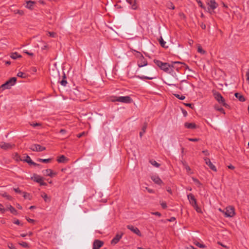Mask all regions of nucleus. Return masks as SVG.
<instances>
[{
	"label": "nucleus",
	"mask_w": 249,
	"mask_h": 249,
	"mask_svg": "<svg viewBox=\"0 0 249 249\" xmlns=\"http://www.w3.org/2000/svg\"><path fill=\"white\" fill-rule=\"evenodd\" d=\"M155 64L158 66L161 70H163L165 72H168L170 71V69L172 68L178 69L176 68V65L177 64H185L181 63L179 61L172 62L171 64L168 63H163L160 60L155 59L154 60Z\"/></svg>",
	"instance_id": "1"
},
{
	"label": "nucleus",
	"mask_w": 249,
	"mask_h": 249,
	"mask_svg": "<svg viewBox=\"0 0 249 249\" xmlns=\"http://www.w3.org/2000/svg\"><path fill=\"white\" fill-rule=\"evenodd\" d=\"M17 81V78L16 77H12L8 81H7L4 84L1 85L0 87V89L4 90L6 89H11V87L14 86Z\"/></svg>",
	"instance_id": "2"
},
{
	"label": "nucleus",
	"mask_w": 249,
	"mask_h": 249,
	"mask_svg": "<svg viewBox=\"0 0 249 249\" xmlns=\"http://www.w3.org/2000/svg\"><path fill=\"white\" fill-rule=\"evenodd\" d=\"M213 95L214 99L218 102L219 104L222 105L225 107H229V106L226 103L225 99L219 92H213Z\"/></svg>",
	"instance_id": "3"
},
{
	"label": "nucleus",
	"mask_w": 249,
	"mask_h": 249,
	"mask_svg": "<svg viewBox=\"0 0 249 249\" xmlns=\"http://www.w3.org/2000/svg\"><path fill=\"white\" fill-rule=\"evenodd\" d=\"M112 102H119L124 103L128 104L132 102V99L129 96L113 97L112 99Z\"/></svg>",
	"instance_id": "4"
},
{
	"label": "nucleus",
	"mask_w": 249,
	"mask_h": 249,
	"mask_svg": "<svg viewBox=\"0 0 249 249\" xmlns=\"http://www.w3.org/2000/svg\"><path fill=\"white\" fill-rule=\"evenodd\" d=\"M226 217H232L235 214L234 208L232 206H229L227 207L226 209L222 211Z\"/></svg>",
	"instance_id": "5"
},
{
	"label": "nucleus",
	"mask_w": 249,
	"mask_h": 249,
	"mask_svg": "<svg viewBox=\"0 0 249 249\" xmlns=\"http://www.w3.org/2000/svg\"><path fill=\"white\" fill-rule=\"evenodd\" d=\"M138 53V57H140L137 61V65L139 68L145 66L147 65V61L146 59L143 57L141 53L136 52Z\"/></svg>",
	"instance_id": "6"
},
{
	"label": "nucleus",
	"mask_w": 249,
	"mask_h": 249,
	"mask_svg": "<svg viewBox=\"0 0 249 249\" xmlns=\"http://www.w3.org/2000/svg\"><path fill=\"white\" fill-rule=\"evenodd\" d=\"M15 146L14 144L7 143L4 142H0V147L5 150L12 149Z\"/></svg>",
	"instance_id": "7"
},
{
	"label": "nucleus",
	"mask_w": 249,
	"mask_h": 249,
	"mask_svg": "<svg viewBox=\"0 0 249 249\" xmlns=\"http://www.w3.org/2000/svg\"><path fill=\"white\" fill-rule=\"evenodd\" d=\"M30 149L33 151L40 152L43 151L46 149L45 147L41 146L39 144H34L31 145Z\"/></svg>",
	"instance_id": "8"
},
{
	"label": "nucleus",
	"mask_w": 249,
	"mask_h": 249,
	"mask_svg": "<svg viewBox=\"0 0 249 249\" xmlns=\"http://www.w3.org/2000/svg\"><path fill=\"white\" fill-rule=\"evenodd\" d=\"M123 235V232L117 233L115 236L111 240V244L115 245L118 243L120 240L122 238Z\"/></svg>",
	"instance_id": "9"
},
{
	"label": "nucleus",
	"mask_w": 249,
	"mask_h": 249,
	"mask_svg": "<svg viewBox=\"0 0 249 249\" xmlns=\"http://www.w3.org/2000/svg\"><path fill=\"white\" fill-rule=\"evenodd\" d=\"M104 242L100 240H95L93 243L92 249H100L104 245Z\"/></svg>",
	"instance_id": "10"
},
{
	"label": "nucleus",
	"mask_w": 249,
	"mask_h": 249,
	"mask_svg": "<svg viewBox=\"0 0 249 249\" xmlns=\"http://www.w3.org/2000/svg\"><path fill=\"white\" fill-rule=\"evenodd\" d=\"M206 164L209 166V168L213 171L216 172L217 169L216 167L212 163L210 159L205 158L204 159Z\"/></svg>",
	"instance_id": "11"
},
{
	"label": "nucleus",
	"mask_w": 249,
	"mask_h": 249,
	"mask_svg": "<svg viewBox=\"0 0 249 249\" xmlns=\"http://www.w3.org/2000/svg\"><path fill=\"white\" fill-rule=\"evenodd\" d=\"M188 199L190 204L194 206L197 204L196 199L195 198V196L192 194H189L187 195Z\"/></svg>",
	"instance_id": "12"
},
{
	"label": "nucleus",
	"mask_w": 249,
	"mask_h": 249,
	"mask_svg": "<svg viewBox=\"0 0 249 249\" xmlns=\"http://www.w3.org/2000/svg\"><path fill=\"white\" fill-rule=\"evenodd\" d=\"M127 229L130 230L131 231H132L134 233L136 234L138 236H141V232H140V230L137 227H134L132 225H129L127 226Z\"/></svg>",
	"instance_id": "13"
},
{
	"label": "nucleus",
	"mask_w": 249,
	"mask_h": 249,
	"mask_svg": "<svg viewBox=\"0 0 249 249\" xmlns=\"http://www.w3.org/2000/svg\"><path fill=\"white\" fill-rule=\"evenodd\" d=\"M22 161H25V162H27L28 163H29V164L33 165L34 166H40L39 164L36 163L34 162V161H33L32 160H31V158L28 155H27L26 157H24L23 158Z\"/></svg>",
	"instance_id": "14"
},
{
	"label": "nucleus",
	"mask_w": 249,
	"mask_h": 249,
	"mask_svg": "<svg viewBox=\"0 0 249 249\" xmlns=\"http://www.w3.org/2000/svg\"><path fill=\"white\" fill-rule=\"evenodd\" d=\"M151 179L157 184L161 185L163 183L162 181L158 176H152L151 177Z\"/></svg>",
	"instance_id": "15"
},
{
	"label": "nucleus",
	"mask_w": 249,
	"mask_h": 249,
	"mask_svg": "<svg viewBox=\"0 0 249 249\" xmlns=\"http://www.w3.org/2000/svg\"><path fill=\"white\" fill-rule=\"evenodd\" d=\"M208 4L211 8L213 10L215 9L218 6V4L215 2V0H208Z\"/></svg>",
	"instance_id": "16"
},
{
	"label": "nucleus",
	"mask_w": 249,
	"mask_h": 249,
	"mask_svg": "<svg viewBox=\"0 0 249 249\" xmlns=\"http://www.w3.org/2000/svg\"><path fill=\"white\" fill-rule=\"evenodd\" d=\"M44 174L45 175L51 177H53L54 176H55L56 174L55 173H53V170L50 169H47L45 170V171H44Z\"/></svg>",
	"instance_id": "17"
},
{
	"label": "nucleus",
	"mask_w": 249,
	"mask_h": 249,
	"mask_svg": "<svg viewBox=\"0 0 249 249\" xmlns=\"http://www.w3.org/2000/svg\"><path fill=\"white\" fill-rule=\"evenodd\" d=\"M127 2L131 5V8L133 10L137 9L138 5L136 0H127Z\"/></svg>",
	"instance_id": "18"
},
{
	"label": "nucleus",
	"mask_w": 249,
	"mask_h": 249,
	"mask_svg": "<svg viewBox=\"0 0 249 249\" xmlns=\"http://www.w3.org/2000/svg\"><path fill=\"white\" fill-rule=\"evenodd\" d=\"M184 126L188 129H195L196 128V125L194 123H185Z\"/></svg>",
	"instance_id": "19"
},
{
	"label": "nucleus",
	"mask_w": 249,
	"mask_h": 249,
	"mask_svg": "<svg viewBox=\"0 0 249 249\" xmlns=\"http://www.w3.org/2000/svg\"><path fill=\"white\" fill-rule=\"evenodd\" d=\"M57 161L59 163H66L68 161V159L65 156L61 155L57 158Z\"/></svg>",
	"instance_id": "20"
},
{
	"label": "nucleus",
	"mask_w": 249,
	"mask_h": 249,
	"mask_svg": "<svg viewBox=\"0 0 249 249\" xmlns=\"http://www.w3.org/2000/svg\"><path fill=\"white\" fill-rule=\"evenodd\" d=\"M35 180L37 182L39 183L40 185H46V183L43 181L42 178H41L40 176H37L36 178H35Z\"/></svg>",
	"instance_id": "21"
},
{
	"label": "nucleus",
	"mask_w": 249,
	"mask_h": 249,
	"mask_svg": "<svg viewBox=\"0 0 249 249\" xmlns=\"http://www.w3.org/2000/svg\"><path fill=\"white\" fill-rule=\"evenodd\" d=\"M6 209V210H9L12 214L14 215L18 214L17 211L11 205L8 206L7 209Z\"/></svg>",
	"instance_id": "22"
},
{
	"label": "nucleus",
	"mask_w": 249,
	"mask_h": 249,
	"mask_svg": "<svg viewBox=\"0 0 249 249\" xmlns=\"http://www.w3.org/2000/svg\"><path fill=\"white\" fill-rule=\"evenodd\" d=\"M41 196L44 199V201L46 202H50L51 201V197L48 196L46 193H42L41 195Z\"/></svg>",
	"instance_id": "23"
},
{
	"label": "nucleus",
	"mask_w": 249,
	"mask_h": 249,
	"mask_svg": "<svg viewBox=\"0 0 249 249\" xmlns=\"http://www.w3.org/2000/svg\"><path fill=\"white\" fill-rule=\"evenodd\" d=\"M235 96L241 102H244L245 101V97L239 93H235Z\"/></svg>",
	"instance_id": "24"
},
{
	"label": "nucleus",
	"mask_w": 249,
	"mask_h": 249,
	"mask_svg": "<svg viewBox=\"0 0 249 249\" xmlns=\"http://www.w3.org/2000/svg\"><path fill=\"white\" fill-rule=\"evenodd\" d=\"M10 57L13 59H16L18 58H21V55L19 54L18 53H12L10 54Z\"/></svg>",
	"instance_id": "25"
},
{
	"label": "nucleus",
	"mask_w": 249,
	"mask_h": 249,
	"mask_svg": "<svg viewBox=\"0 0 249 249\" xmlns=\"http://www.w3.org/2000/svg\"><path fill=\"white\" fill-rule=\"evenodd\" d=\"M135 77L138 78H139L140 79H142V80H144V79L152 80L154 78L153 77H148V76H143V75H142V76L136 75V76H135Z\"/></svg>",
	"instance_id": "26"
},
{
	"label": "nucleus",
	"mask_w": 249,
	"mask_h": 249,
	"mask_svg": "<svg viewBox=\"0 0 249 249\" xmlns=\"http://www.w3.org/2000/svg\"><path fill=\"white\" fill-rule=\"evenodd\" d=\"M182 165L184 167V168L186 170V171L188 173H189L191 171V168L188 166L186 162L185 161H182Z\"/></svg>",
	"instance_id": "27"
},
{
	"label": "nucleus",
	"mask_w": 249,
	"mask_h": 249,
	"mask_svg": "<svg viewBox=\"0 0 249 249\" xmlns=\"http://www.w3.org/2000/svg\"><path fill=\"white\" fill-rule=\"evenodd\" d=\"M34 2L31 0H29L27 2V4L26 5V7L29 9H32L33 6L34 4Z\"/></svg>",
	"instance_id": "28"
},
{
	"label": "nucleus",
	"mask_w": 249,
	"mask_h": 249,
	"mask_svg": "<svg viewBox=\"0 0 249 249\" xmlns=\"http://www.w3.org/2000/svg\"><path fill=\"white\" fill-rule=\"evenodd\" d=\"M23 157H21L18 153H15L14 159L17 161H22Z\"/></svg>",
	"instance_id": "29"
},
{
	"label": "nucleus",
	"mask_w": 249,
	"mask_h": 249,
	"mask_svg": "<svg viewBox=\"0 0 249 249\" xmlns=\"http://www.w3.org/2000/svg\"><path fill=\"white\" fill-rule=\"evenodd\" d=\"M214 107L215 110L220 111L224 114H225V110L222 107H219L218 105H215Z\"/></svg>",
	"instance_id": "30"
},
{
	"label": "nucleus",
	"mask_w": 249,
	"mask_h": 249,
	"mask_svg": "<svg viewBox=\"0 0 249 249\" xmlns=\"http://www.w3.org/2000/svg\"><path fill=\"white\" fill-rule=\"evenodd\" d=\"M149 162L152 165L156 167H159L160 166V164L155 160H150Z\"/></svg>",
	"instance_id": "31"
},
{
	"label": "nucleus",
	"mask_w": 249,
	"mask_h": 249,
	"mask_svg": "<svg viewBox=\"0 0 249 249\" xmlns=\"http://www.w3.org/2000/svg\"><path fill=\"white\" fill-rule=\"evenodd\" d=\"M159 41L161 46L164 48H167V47L165 46L166 42L164 41L161 36L159 39Z\"/></svg>",
	"instance_id": "32"
},
{
	"label": "nucleus",
	"mask_w": 249,
	"mask_h": 249,
	"mask_svg": "<svg viewBox=\"0 0 249 249\" xmlns=\"http://www.w3.org/2000/svg\"><path fill=\"white\" fill-rule=\"evenodd\" d=\"M60 83L61 84V85L63 86H66L67 82V80H66V76L65 74H64L63 79L60 82Z\"/></svg>",
	"instance_id": "33"
},
{
	"label": "nucleus",
	"mask_w": 249,
	"mask_h": 249,
	"mask_svg": "<svg viewBox=\"0 0 249 249\" xmlns=\"http://www.w3.org/2000/svg\"><path fill=\"white\" fill-rule=\"evenodd\" d=\"M38 161L42 162L44 163H48L51 160V159H38L37 160Z\"/></svg>",
	"instance_id": "34"
},
{
	"label": "nucleus",
	"mask_w": 249,
	"mask_h": 249,
	"mask_svg": "<svg viewBox=\"0 0 249 249\" xmlns=\"http://www.w3.org/2000/svg\"><path fill=\"white\" fill-rule=\"evenodd\" d=\"M47 35L52 37H56L57 36L56 33L53 32H48Z\"/></svg>",
	"instance_id": "35"
},
{
	"label": "nucleus",
	"mask_w": 249,
	"mask_h": 249,
	"mask_svg": "<svg viewBox=\"0 0 249 249\" xmlns=\"http://www.w3.org/2000/svg\"><path fill=\"white\" fill-rule=\"evenodd\" d=\"M23 196L24 197V198L28 199L29 200L31 199V196L29 194H28L27 193H25V192L23 193Z\"/></svg>",
	"instance_id": "36"
},
{
	"label": "nucleus",
	"mask_w": 249,
	"mask_h": 249,
	"mask_svg": "<svg viewBox=\"0 0 249 249\" xmlns=\"http://www.w3.org/2000/svg\"><path fill=\"white\" fill-rule=\"evenodd\" d=\"M174 95L178 99L181 100H183L185 98V97L184 95H180L178 94H174Z\"/></svg>",
	"instance_id": "37"
},
{
	"label": "nucleus",
	"mask_w": 249,
	"mask_h": 249,
	"mask_svg": "<svg viewBox=\"0 0 249 249\" xmlns=\"http://www.w3.org/2000/svg\"><path fill=\"white\" fill-rule=\"evenodd\" d=\"M2 196L4 197H6L8 200H11L12 199V197L8 195L6 192H4L2 195Z\"/></svg>",
	"instance_id": "38"
},
{
	"label": "nucleus",
	"mask_w": 249,
	"mask_h": 249,
	"mask_svg": "<svg viewBox=\"0 0 249 249\" xmlns=\"http://www.w3.org/2000/svg\"><path fill=\"white\" fill-rule=\"evenodd\" d=\"M193 207L194 208V209L196 210V211L197 213H202V211H201V209L198 206L197 204H196V205H194Z\"/></svg>",
	"instance_id": "39"
},
{
	"label": "nucleus",
	"mask_w": 249,
	"mask_h": 249,
	"mask_svg": "<svg viewBox=\"0 0 249 249\" xmlns=\"http://www.w3.org/2000/svg\"><path fill=\"white\" fill-rule=\"evenodd\" d=\"M197 51L198 53L201 54H204L205 53V51L203 50L201 46H199L197 49Z\"/></svg>",
	"instance_id": "40"
},
{
	"label": "nucleus",
	"mask_w": 249,
	"mask_h": 249,
	"mask_svg": "<svg viewBox=\"0 0 249 249\" xmlns=\"http://www.w3.org/2000/svg\"><path fill=\"white\" fill-rule=\"evenodd\" d=\"M6 211V209L4 208L3 206L1 204H0V212L1 213H3Z\"/></svg>",
	"instance_id": "41"
},
{
	"label": "nucleus",
	"mask_w": 249,
	"mask_h": 249,
	"mask_svg": "<svg viewBox=\"0 0 249 249\" xmlns=\"http://www.w3.org/2000/svg\"><path fill=\"white\" fill-rule=\"evenodd\" d=\"M195 244L196 246L201 249H204L205 247V246L204 245L201 244L199 242H195Z\"/></svg>",
	"instance_id": "42"
},
{
	"label": "nucleus",
	"mask_w": 249,
	"mask_h": 249,
	"mask_svg": "<svg viewBox=\"0 0 249 249\" xmlns=\"http://www.w3.org/2000/svg\"><path fill=\"white\" fill-rule=\"evenodd\" d=\"M19 244L24 248H28L29 246L27 243L25 242H22L21 243H20Z\"/></svg>",
	"instance_id": "43"
},
{
	"label": "nucleus",
	"mask_w": 249,
	"mask_h": 249,
	"mask_svg": "<svg viewBox=\"0 0 249 249\" xmlns=\"http://www.w3.org/2000/svg\"><path fill=\"white\" fill-rule=\"evenodd\" d=\"M160 204L163 209H166L167 208V205L165 202L160 201Z\"/></svg>",
	"instance_id": "44"
},
{
	"label": "nucleus",
	"mask_w": 249,
	"mask_h": 249,
	"mask_svg": "<svg viewBox=\"0 0 249 249\" xmlns=\"http://www.w3.org/2000/svg\"><path fill=\"white\" fill-rule=\"evenodd\" d=\"M24 75L25 73L21 71L18 72L17 74V76L19 77H25Z\"/></svg>",
	"instance_id": "45"
},
{
	"label": "nucleus",
	"mask_w": 249,
	"mask_h": 249,
	"mask_svg": "<svg viewBox=\"0 0 249 249\" xmlns=\"http://www.w3.org/2000/svg\"><path fill=\"white\" fill-rule=\"evenodd\" d=\"M8 247L10 249H17L16 247L14 246V245L12 243H8Z\"/></svg>",
	"instance_id": "46"
},
{
	"label": "nucleus",
	"mask_w": 249,
	"mask_h": 249,
	"mask_svg": "<svg viewBox=\"0 0 249 249\" xmlns=\"http://www.w3.org/2000/svg\"><path fill=\"white\" fill-rule=\"evenodd\" d=\"M193 181L196 183L197 184V185H201V183L200 182V181L196 178H192Z\"/></svg>",
	"instance_id": "47"
},
{
	"label": "nucleus",
	"mask_w": 249,
	"mask_h": 249,
	"mask_svg": "<svg viewBox=\"0 0 249 249\" xmlns=\"http://www.w3.org/2000/svg\"><path fill=\"white\" fill-rule=\"evenodd\" d=\"M168 8L169 9H175V6L174 5H173V3L172 2H170L169 4H168Z\"/></svg>",
	"instance_id": "48"
},
{
	"label": "nucleus",
	"mask_w": 249,
	"mask_h": 249,
	"mask_svg": "<svg viewBox=\"0 0 249 249\" xmlns=\"http://www.w3.org/2000/svg\"><path fill=\"white\" fill-rule=\"evenodd\" d=\"M188 140L189 141L194 142H197L199 141V139H197V138H188Z\"/></svg>",
	"instance_id": "49"
},
{
	"label": "nucleus",
	"mask_w": 249,
	"mask_h": 249,
	"mask_svg": "<svg viewBox=\"0 0 249 249\" xmlns=\"http://www.w3.org/2000/svg\"><path fill=\"white\" fill-rule=\"evenodd\" d=\"M196 2L198 3V4H199V6L200 7H201V8H203V3L200 0H196Z\"/></svg>",
	"instance_id": "50"
},
{
	"label": "nucleus",
	"mask_w": 249,
	"mask_h": 249,
	"mask_svg": "<svg viewBox=\"0 0 249 249\" xmlns=\"http://www.w3.org/2000/svg\"><path fill=\"white\" fill-rule=\"evenodd\" d=\"M14 190L15 191V192H16L17 193H18V194H21L22 193L21 191L18 188H14Z\"/></svg>",
	"instance_id": "51"
},
{
	"label": "nucleus",
	"mask_w": 249,
	"mask_h": 249,
	"mask_svg": "<svg viewBox=\"0 0 249 249\" xmlns=\"http://www.w3.org/2000/svg\"><path fill=\"white\" fill-rule=\"evenodd\" d=\"M166 84L170 86H175L176 87H178V85H176V84H173V83H171V82H170V83H165Z\"/></svg>",
	"instance_id": "52"
},
{
	"label": "nucleus",
	"mask_w": 249,
	"mask_h": 249,
	"mask_svg": "<svg viewBox=\"0 0 249 249\" xmlns=\"http://www.w3.org/2000/svg\"><path fill=\"white\" fill-rule=\"evenodd\" d=\"M166 84L170 86H175L176 87H178V85H176V84H173V83H171V82H170V83H165Z\"/></svg>",
	"instance_id": "53"
},
{
	"label": "nucleus",
	"mask_w": 249,
	"mask_h": 249,
	"mask_svg": "<svg viewBox=\"0 0 249 249\" xmlns=\"http://www.w3.org/2000/svg\"><path fill=\"white\" fill-rule=\"evenodd\" d=\"M16 13L20 15H23L24 14V12L22 10H17Z\"/></svg>",
	"instance_id": "54"
},
{
	"label": "nucleus",
	"mask_w": 249,
	"mask_h": 249,
	"mask_svg": "<svg viewBox=\"0 0 249 249\" xmlns=\"http://www.w3.org/2000/svg\"><path fill=\"white\" fill-rule=\"evenodd\" d=\"M31 125L33 126V127H36L37 126H40L41 124L40 123H34V124H31Z\"/></svg>",
	"instance_id": "55"
},
{
	"label": "nucleus",
	"mask_w": 249,
	"mask_h": 249,
	"mask_svg": "<svg viewBox=\"0 0 249 249\" xmlns=\"http://www.w3.org/2000/svg\"><path fill=\"white\" fill-rule=\"evenodd\" d=\"M246 76L247 77V80L249 81V69L247 70L246 73Z\"/></svg>",
	"instance_id": "56"
},
{
	"label": "nucleus",
	"mask_w": 249,
	"mask_h": 249,
	"mask_svg": "<svg viewBox=\"0 0 249 249\" xmlns=\"http://www.w3.org/2000/svg\"><path fill=\"white\" fill-rule=\"evenodd\" d=\"M152 214L153 215H157L159 217H160L161 216V213L158 212H153V213H152Z\"/></svg>",
	"instance_id": "57"
},
{
	"label": "nucleus",
	"mask_w": 249,
	"mask_h": 249,
	"mask_svg": "<svg viewBox=\"0 0 249 249\" xmlns=\"http://www.w3.org/2000/svg\"><path fill=\"white\" fill-rule=\"evenodd\" d=\"M59 132L62 134H64L67 132V131H66V130H65L64 129H61L60 130Z\"/></svg>",
	"instance_id": "58"
},
{
	"label": "nucleus",
	"mask_w": 249,
	"mask_h": 249,
	"mask_svg": "<svg viewBox=\"0 0 249 249\" xmlns=\"http://www.w3.org/2000/svg\"><path fill=\"white\" fill-rule=\"evenodd\" d=\"M146 189L147 190V191L150 193H154V191L153 190L148 188L147 187L146 188Z\"/></svg>",
	"instance_id": "59"
},
{
	"label": "nucleus",
	"mask_w": 249,
	"mask_h": 249,
	"mask_svg": "<svg viewBox=\"0 0 249 249\" xmlns=\"http://www.w3.org/2000/svg\"><path fill=\"white\" fill-rule=\"evenodd\" d=\"M166 190L168 192H169L170 194H172V190L170 187H168L166 188Z\"/></svg>",
	"instance_id": "60"
},
{
	"label": "nucleus",
	"mask_w": 249,
	"mask_h": 249,
	"mask_svg": "<svg viewBox=\"0 0 249 249\" xmlns=\"http://www.w3.org/2000/svg\"><path fill=\"white\" fill-rule=\"evenodd\" d=\"M27 220L30 223H33L34 222V220L30 218H26Z\"/></svg>",
	"instance_id": "61"
},
{
	"label": "nucleus",
	"mask_w": 249,
	"mask_h": 249,
	"mask_svg": "<svg viewBox=\"0 0 249 249\" xmlns=\"http://www.w3.org/2000/svg\"><path fill=\"white\" fill-rule=\"evenodd\" d=\"M184 105L187 106V107H189L191 108H192L193 107V105L191 104H190V103H186V104H184Z\"/></svg>",
	"instance_id": "62"
},
{
	"label": "nucleus",
	"mask_w": 249,
	"mask_h": 249,
	"mask_svg": "<svg viewBox=\"0 0 249 249\" xmlns=\"http://www.w3.org/2000/svg\"><path fill=\"white\" fill-rule=\"evenodd\" d=\"M200 27H201L202 29H205L206 27V25L203 23H202L200 25Z\"/></svg>",
	"instance_id": "63"
},
{
	"label": "nucleus",
	"mask_w": 249,
	"mask_h": 249,
	"mask_svg": "<svg viewBox=\"0 0 249 249\" xmlns=\"http://www.w3.org/2000/svg\"><path fill=\"white\" fill-rule=\"evenodd\" d=\"M13 223L15 224H17V225H19L20 224V222L18 220V219H17L16 220H15Z\"/></svg>",
	"instance_id": "64"
}]
</instances>
